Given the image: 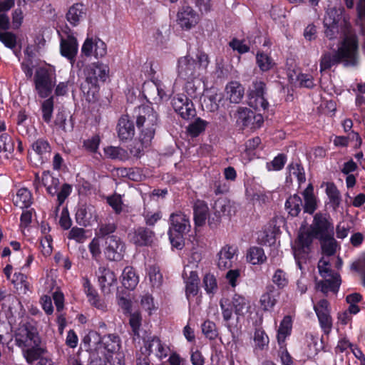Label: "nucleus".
<instances>
[{
	"instance_id": "f257e3e1",
	"label": "nucleus",
	"mask_w": 365,
	"mask_h": 365,
	"mask_svg": "<svg viewBox=\"0 0 365 365\" xmlns=\"http://www.w3.org/2000/svg\"><path fill=\"white\" fill-rule=\"evenodd\" d=\"M331 235H334V227L329 222L326 215L317 213L309 227L302 225L297 241L293 247L294 258L300 269H302L300 255L302 252L307 253L313 238L321 239Z\"/></svg>"
},
{
	"instance_id": "f03ea898",
	"label": "nucleus",
	"mask_w": 365,
	"mask_h": 365,
	"mask_svg": "<svg viewBox=\"0 0 365 365\" xmlns=\"http://www.w3.org/2000/svg\"><path fill=\"white\" fill-rule=\"evenodd\" d=\"M197 61L190 56L180 57L178 60L177 73L178 78L187 81L186 91L190 96L195 93V85L192 82L199 79L200 76L206 71L210 61L207 54L204 52H198Z\"/></svg>"
},
{
	"instance_id": "7ed1b4c3",
	"label": "nucleus",
	"mask_w": 365,
	"mask_h": 365,
	"mask_svg": "<svg viewBox=\"0 0 365 365\" xmlns=\"http://www.w3.org/2000/svg\"><path fill=\"white\" fill-rule=\"evenodd\" d=\"M220 305L224 325L232 337H235V334L237 330V324L240 317L250 312V301L242 295L235 294L231 300L222 299Z\"/></svg>"
},
{
	"instance_id": "20e7f679",
	"label": "nucleus",
	"mask_w": 365,
	"mask_h": 365,
	"mask_svg": "<svg viewBox=\"0 0 365 365\" xmlns=\"http://www.w3.org/2000/svg\"><path fill=\"white\" fill-rule=\"evenodd\" d=\"M357 43L354 35H346L338 51L334 53H325L321 60L320 70L330 68L341 60L354 61L356 53Z\"/></svg>"
},
{
	"instance_id": "39448f33",
	"label": "nucleus",
	"mask_w": 365,
	"mask_h": 365,
	"mask_svg": "<svg viewBox=\"0 0 365 365\" xmlns=\"http://www.w3.org/2000/svg\"><path fill=\"white\" fill-rule=\"evenodd\" d=\"M86 83L82 90L87 94L88 101H94L98 91V82H104L109 76V67L102 63H94L88 65L85 69Z\"/></svg>"
},
{
	"instance_id": "423d86ee",
	"label": "nucleus",
	"mask_w": 365,
	"mask_h": 365,
	"mask_svg": "<svg viewBox=\"0 0 365 365\" xmlns=\"http://www.w3.org/2000/svg\"><path fill=\"white\" fill-rule=\"evenodd\" d=\"M169 238L173 246L181 249L183 245V235L188 233L191 228L189 216L177 211L170 216Z\"/></svg>"
},
{
	"instance_id": "0eeeda50",
	"label": "nucleus",
	"mask_w": 365,
	"mask_h": 365,
	"mask_svg": "<svg viewBox=\"0 0 365 365\" xmlns=\"http://www.w3.org/2000/svg\"><path fill=\"white\" fill-rule=\"evenodd\" d=\"M158 117L153 108L148 106L138 108L136 124L140 129V134L145 135L143 138L145 145L150 144L153 138Z\"/></svg>"
},
{
	"instance_id": "6e6552de",
	"label": "nucleus",
	"mask_w": 365,
	"mask_h": 365,
	"mask_svg": "<svg viewBox=\"0 0 365 365\" xmlns=\"http://www.w3.org/2000/svg\"><path fill=\"white\" fill-rule=\"evenodd\" d=\"M120 340L115 334L103 336L100 356L113 365H123L124 354L120 351Z\"/></svg>"
},
{
	"instance_id": "1a4fd4ad",
	"label": "nucleus",
	"mask_w": 365,
	"mask_h": 365,
	"mask_svg": "<svg viewBox=\"0 0 365 365\" xmlns=\"http://www.w3.org/2000/svg\"><path fill=\"white\" fill-rule=\"evenodd\" d=\"M35 90L41 98H48L56 83L55 69L52 67H39L34 75Z\"/></svg>"
},
{
	"instance_id": "9d476101",
	"label": "nucleus",
	"mask_w": 365,
	"mask_h": 365,
	"mask_svg": "<svg viewBox=\"0 0 365 365\" xmlns=\"http://www.w3.org/2000/svg\"><path fill=\"white\" fill-rule=\"evenodd\" d=\"M330 267L328 257L322 258L318 263L319 272L324 280L318 282L317 287L324 293L336 292L341 284L339 274L332 272Z\"/></svg>"
},
{
	"instance_id": "9b49d317",
	"label": "nucleus",
	"mask_w": 365,
	"mask_h": 365,
	"mask_svg": "<svg viewBox=\"0 0 365 365\" xmlns=\"http://www.w3.org/2000/svg\"><path fill=\"white\" fill-rule=\"evenodd\" d=\"M237 126L242 130H250L260 128L264 123V118L261 113H255L246 107H238L233 114Z\"/></svg>"
},
{
	"instance_id": "f8f14e48",
	"label": "nucleus",
	"mask_w": 365,
	"mask_h": 365,
	"mask_svg": "<svg viewBox=\"0 0 365 365\" xmlns=\"http://www.w3.org/2000/svg\"><path fill=\"white\" fill-rule=\"evenodd\" d=\"M14 338L16 344L21 349L41 343L36 329L26 323L19 325L15 331Z\"/></svg>"
},
{
	"instance_id": "ddd939ff",
	"label": "nucleus",
	"mask_w": 365,
	"mask_h": 365,
	"mask_svg": "<svg viewBox=\"0 0 365 365\" xmlns=\"http://www.w3.org/2000/svg\"><path fill=\"white\" fill-rule=\"evenodd\" d=\"M342 14L341 7H329L327 9L324 19V24L326 27V36L332 39L335 38V34L339 32L337 24L339 21Z\"/></svg>"
},
{
	"instance_id": "4468645a",
	"label": "nucleus",
	"mask_w": 365,
	"mask_h": 365,
	"mask_svg": "<svg viewBox=\"0 0 365 365\" xmlns=\"http://www.w3.org/2000/svg\"><path fill=\"white\" fill-rule=\"evenodd\" d=\"M172 103L175 112L184 119H190L196 114L192 102L184 94L175 96Z\"/></svg>"
},
{
	"instance_id": "2eb2a0df",
	"label": "nucleus",
	"mask_w": 365,
	"mask_h": 365,
	"mask_svg": "<svg viewBox=\"0 0 365 365\" xmlns=\"http://www.w3.org/2000/svg\"><path fill=\"white\" fill-rule=\"evenodd\" d=\"M103 337L96 331H90L82 339V347L89 353L90 359L100 357Z\"/></svg>"
},
{
	"instance_id": "dca6fc26",
	"label": "nucleus",
	"mask_w": 365,
	"mask_h": 365,
	"mask_svg": "<svg viewBox=\"0 0 365 365\" xmlns=\"http://www.w3.org/2000/svg\"><path fill=\"white\" fill-rule=\"evenodd\" d=\"M106 243L105 255L108 259L119 261L123 259L125 253V245L119 237L115 235L108 236L106 240Z\"/></svg>"
},
{
	"instance_id": "f3484780",
	"label": "nucleus",
	"mask_w": 365,
	"mask_h": 365,
	"mask_svg": "<svg viewBox=\"0 0 365 365\" xmlns=\"http://www.w3.org/2000/svg\"><path fill=\"white\" fill-rule=\"evenodd\" d=\"M314 309L323 331L325 334H329L332 327V319L330 315L329 302L326 299H322L314 305Z\"/></svg>"
},
{
	"instance_id": "a211bd4d",
	"label": "nucleus",
	"mask_w": 365,
	"mask_h": 365,
	"mask_svg": "<svg viewBox=\"0 0 365 365\" xmlns=\"http://www.w3.org/2000/svg\"><path fill=\"white\" fill-rule=\"evenodd\" d=\"M146 355L154 354L160 361L167 358L170 352V347L163 343L158 337L148 339L144 346Z\"/></svg>"
},
{
	"instance_id": "6ab92c4d",
	"label": "nucleus",
	"mask_w": 365,
	"mask_h": 365,
	"mask_svg": "<svg viewBox=\"0 0 365 365\" xmlns=\"http://www.w3.org/2000/svg\"><path fill=\"white\" fill-rule=\"evenodd\" d=\"M200 21L199 15L190 6L182 7L177 15V22L185 30H190L195 26Z\"/></svg>"
},
{
	"instance_id": "aec40b11",
	"label": "nucleus",
	"mask_w": 365,
	"mask_h": 365,
	"mask_svg": "<svg viewBox=\"0 0 365 365\" xmlns=\"http://www.w3.org/2000/svg\"><path fill=\"white\" fill-rule=\"evenodd\" d=\"M97 275L101 291L105 294H110L117 283L115 273L108 268L100 267Z\"/></svg>"
},
{
	"instance_id": "412c9836",
	"label": "nucleus",
	"mask_w": 365,
	"mask_h": 365,
	"mask_svg": "<svg viewBox=\"0 0 365 365\" xmlns=\"http://www.w3.org/2000/svg\"><path fill=\"white\" fill-rule=\"evenodd\" d=\"M81 51L87 56L93 55L98 58L106 56L107 48L106 43L101 39L87 38L83 44Z\"/></svg>"
},
{
	"instance_id": "4be33fe9",
	"label": "nucleus",
	"mask_w": 365,
	"mask_h": 365,
	"mask_svg": "<svg viewBox=\"0 0 365 365\" xmlns=\"http://www.w3.org/2000/svg\"><path fill=\"white\" fill-rule=\"evenodd\" d=\"M183 279L185 284V294L187 299L197 295L199 290V277L195 270L190 269V267H185Z\"/></svg>"
},
{
	"instance_id": "5701e85b",
	"label": "nucleus",
	"mask_w": 365,
	"mask_h": 365,
	"mask_svg": "<svg viewBox=\"0 0 365 365\" xmlns=\"http://www.w3.org/2000/svg\"><path fill=\"white\" fill-rule=\"evenodd\" d=\"M144 92L146 93V96L156 103L166 100L170 96V91L168 90L160 81L146 84L144 86Z\"/></svg>"
},
{
	"instance_id": "b1692460",
	"label": "nucleus",
	"mask_w": 365,
	"mask_h": 365,
	"mask_svg": "<svg viewBox=\"0 0 365 365\" xmlns=\"http://www.w3.org/2000/svg\"><path fill=\"white\" fill-rule=\"evenodd\" d=\"M96 209L91 205H81L76 213V220L78 225L84 227L92 225L97 221Z\"/></svg>"
},
{
	"instance_id": "393cba45",
	"label": "nucleus",
	"mask_w": 365,
	"mask_h": 365,
	"mask_svg": "<svg viewBox=\"0 0 365 365\" xmlns=\"http://www.w3.org/2000/svg\"><path fill=\"white\" fill-rule=\"evenodd\" d=\"M237 249L233 246L225 245L218 253L217 266L220 269H227L233 266L237 259Z\"/></svg>"
},
{
	"instance_id": "a878e982",
	"label": "nucleus",
	"mask_w": 365,
	"mask_h": 365,
	"mask_svg": "<svg viewBox=\"0 0 365 365\" xmlns=\"http://www.w3.org/2000/svg\"><path fill=\"white\" fill-rule=\"evenodd\" d=\"M128 237L137 246H147L153 242L154 233L145 227H138L129 232Z\"/></svg>"
},
{
	"instance_id": "bb28decb",
	"label": "nucleus",
	"mask_w": 365,
	"mask_h": 365,
	"mask_svg": "<svg viewBox=\"0 0 365 365\" xmlns=\"http://www.w3.org/2000/svg\"><path fill=\"white\" fill-rule=\"evenodd\" d=\"M34 184L36 190L42 184L44 187H46L48 194L51 195H54L57 193L58 187L59 185V180L58 178L52 176L49 172H43L41 179L38 175L36 176V180Z\"/></svg>"
},
{
	"instance_id": "cd10ccee",
	"label": "nucleus",
	"mask_w": 365,
	"mask_h": 365,
	"mask_svg": "<svg viewBox=\"0 0 365 365\" xmlns=\"http://www.w3.org/2000/svg\"><path fill=\"white\" fill-rule=\"evenodd\" d=\"M78 45L76 38L73 36H67L66 38L61 37L60 50L63 56L70 61H73L77 52Z\"/></svg>"
},
{
	"instance_id": "c85d7f7f",
	"label": "nucleus",
	"mask_w": 365,
	"mask_h": 365,
	"mask_svg": "<svg viewBox=\"0 0 365 365\" xmlns=\"http://www.w3.org/2000/svg\"><path fill=\"white\" fill-rule=\"evenodd\" d=\"M194 222L195 232L205 225L208 214L209 208L207 205L201 200H197L193 207Z\"/></svg>"
},
{
	"instance_id": "c756f323",
	"label": "nucleus",
	"mask_w": 365,
	"mask_h": 365,
	"mask_svg": "<svg viewBox=\"0 0 365 365\" xmlns=\"http://www.w3.org/2000/svg\"><path fill=\"white\" fill-rule=\"evenodd\" d=\"M244 93L245 88L238 81H231L225 86V97L230 103H239L244 96Z\"/></svg>"
},
{
	"instance_id": "7c9ffc66",
	"label": "nucleus",
	"mask_w": 365,
	"mask_h": 365,
	"mask_svg": "<svg viewBox=\"0 0 365 365\" xmlns=\"http://www.w3.org/2000/svg\"><path fill=\"white\" fill-rule=\"evenodd\" d=\"M135 134V127L128 115L122 116L118 123V135L121 140L131 139Z\"/></svg>"
},
{
	"instance_id": "2f4dec72",
	"label": "nucleus",
	"mask_w": 365,
	"mask_h": 365,
	"mask_svg": "<svg viewBox=\"0 0 365 365\" xmlns=\"http://www.w3.org/2000/svg\"><path fill=\"white\" fill-rule=\"evenodd\" d=\"M86 16V9L83 4H73L66 14L67 21L73 26L78 25Z\"/></svg>"
},
{
	"instance_id": "473e14b6",
	"label": "nucleus",
	"mask_w": 365,
	"mask_h": 365,
	"mask_svg": "<svg viewBox=\"0 0 365 365\" xmlns=\"http://www.w3.org/2000/svg\"><path fill=\"white\" fill-rule=\"evenodd\" d=\"M83 286L90 304L98 309L104 310L106 308V304L99 298L98 293L88 279H84Z\"/></svg>"
},
{
	"instance_id": "72a5a7b5",
	"label": "nucleus",
	"mask_w": 365,
	"mask_h": 365,
	"mask_svg": "<svg viewBox=\"0 0 365 365\" xmlns=\"http://www.w3.org/2000/svg\"><path fill=\"white\" fill-rule=\"evenodd\" d=\"M214 213L217 217L231 216L235 212L232 203L226 198L217 199L213 205Z\"/></svg>"
},
{
	"instance_id": "f704fd0d",
	"label": "nucleus",
	"mask_w": 365,
	"mask_h": 365,
	"mask_svg": "<svg viewBox=\"0 0 365 365\" xmlns=\"http://www.w3.org/2000/svg\"><path fill=\"white\" fill-rule=\"evenodd\" d=\"M221 99V95L218 94L215 89L207 90L203 96L202 105L207 110L213 112L218 109Z\"/></svg>"
},
{
	"instance_id": "c9c22d12",
	"label": "nucleus",
	"mask_w": 365,
	"mask_h": 365,
	"mask_svg": "<svg viewBox=\"0 0 365 365\" xmlns=\"http://www.w3.org/2000/svg\"><path fill=\"white\" fill-rule=\"evenodd\" d=\"M68 115L64 111H59L56 115L53 122V129L56 131L69 132L73 129L71 119L68 118Z\"/></svg>"
},
{
	"instance_id": "e433bc0d",
	"label": "nucleus",
	"mask_w": 365,
	"mask_h": 365,
	"mask_svg": "<svg viewBox=\"0 0 365 365\" xmlns=\"http://www.w3.org/2000/svg\"><path fill=\"white\" fill-rule=\"evenodd\" d=\"M304 200V210L305 212L312 214L317 207V198L314 195L313 186L309 184L302 192Z\"/></svg>"
},
{
	"instance_id": "4c0bfd02",
	"label": "nucleus",
	"mask_w": 365,
	"mask_h": 365,
	"mask_svg": "<svg viewBox=\"0 0 365 365\" xmlns=\"http://www.w3.org/2000/svg\"><path fill=\"white\" fill-rule=\"evenodd\" d=\"M121 281L123 285L128 289H134L139 282V278L131 267H126L124 268Z\"/></svg>"
},
{
	"instance_id": "58836bf2",
	"label": "nucleus",
	"mask_w": 365,
	"mask_h": 365,
	"mask_svg": "<svg viewBox=\"0 0 365 365\" xmlns=\"http://www.w3.org/2000/svg\"><path fill=\"white\" fill-rule=\"evenodd\" d=\"M278 294L273 287H269L260 297L259 303L264 311L272 309L277 303Z\"/></svg>"
},
{
	"instance_id": "ea45409f",
	"label": "nucleus",
	"mask_w": 365,
	"mask_h": 365,
	"mask_svg": "<svg viewBox=\"0 0 365 365\" xmlns=\"http://www.w3.org/2000/svg\"><path fill=\"white\" fill-rule=\"evenodd\" d=\"M14 205L21 209L29 207L32 204L31 192L25 187L20 188L13 198Z\"/></svg>"
},
{
	"instance_id": "a19ab883",
	"label": "nucleus",
	"mask_w": 365,
	"mask_h": 365,
	"mask_svg": "<svg viewBox=\"0 0 365 365\" xmlns=\"http://www.w3.org/2000/svg\"><path fill=\"white\" fill-rule=\"evenodd\" d=\"M140 304L141 308L146 312L149 316L156 312L159 308L158 302L155 300L153 296L148 292L140 296Z\"/></svg>"
},
{
	"instance_id": "79ce46f5",
	"label": "nucleus",
	"mask_w": 365,
	"mask_h": 365,
	"mask_svg": "<svg viewBox=\"0 0 365 365\" xmlns=\"http://www.w3.org/2000/svg\"><path fill=\"white\" fill-rule=\"evenodd\" d=\"M292 325V318L289 316H285L281 322L277 331V336L279 344H282L286 338L290 334Z\"/></svg>"
},
{
	"instance_id": "37998d69",
	"label": "nucleus",
	"mask_w": 365,
	"mask_h": 365,
	"mask_svg": "<svg viewBox=\"0 0 365 365\" xmlns=\"http://www.w3.org/2000/svg\"><path fill=\"white\" fill-rule=\"evenodd\" d=\"M147 275L153 288H159L162 285L163 278L158 267L149 266L147 269Z\"/></svg>"
},
{
	"instance_id": "c03bdc74",
	"label": "nucleus",
	"mask_w": 365,
	"mask_h": 365,
	"mask_svg": "<svg viewBox=\"0 0 365 365\" xmlns=\"http://www.w3.org/2000/svg\"><path fill=\"white\" fill-rule=\"evenodd\" d=\"M286 209L292 216H297L300 212L302 205V200L297 195L290 196L285 203Z\"/></svg>"
},
{
	"instance_id": "a18cd8bd",
	"label": "nucleus",
	"mask_w": 365,
	"mask_h": 365,
	"mask_svg": "<svg viewBox=\"0 0 365 365\" xmlns=\"http://www.w3.org/2000/svg\"><path fill=\"white\" fill-rule=\"evenodd\" d=\"M256 62L259 69L263 72L268 71L275 66L274 60L264 52L257 53Z\"/></svg>"
},
{
	"instance_id": "49530a36",
	"label": "nucleus",
	"mask_w": 365,
	"mask_h": 365,
	"mask_svg": "<svg viewBox=\"0 0 365 365\" xmlns=\"http://www.w3.org/2000/svg\"><path fill=\"white\" fill-rule=\"evenodd\" d=\"M247 257L252 264H262L267 259L263 249L257 247H251L248 251Z\"/></svg>"
},
{
	"instance_id": "de8ad7c7",
	"label": "nucleus",
	"mask_w": 365,
	"mask_h": 365,
	"mask_svg": "<svg viewBox=\"0 0 365 365\" xmlns=\"http://www.w3.org/2000/svg\"><path fill=\"white\" fill-rule=\"evenodd\" d=\"M53 96H51L41 103V109L42 118L46 123L50 124L53 111Z\"/></svg>"
},
{
	"instance_id": "09e8293b",
	"label": "nucleus",
	"mask_w": 365,
	"mask_h": 365,
	"mask_svg": "<svg viewBox=\"0 0 365 365\" xmlns=\"http://www.w3.org/2000/svg\"><path fill=\"white\" fill-rule=\"evenodd\" d=\"M39 345L40 344H35L34 346L21 349L24 357L29 364H32L40 357L41 354V349L39 347Z\"/></svg>"
},
{
	"instance_id": "8fccbe9b",
	"label": "nucleus",
	"mask_w": 365,
	"mask_h": 365,
	"mask_svg": "<svg viewBox=\"0 0 365 365\" xmlns=\"http://www.w3.org/2000/svg\"><path fill=\"white\" fill-rule=\"evenodd\" d=\"M105 155L110 159H118L125 160L128 159L127 152L120 148L114 146H108L104 148Z\"/></svg>"
},
{
	"instance_id": "3c124183",
	"label": "nucleus",
	"mask_w": 365,
	"mask_h": 365,
	"mask_svg": "<svg viewBox=\"0 0 365 365\" xmlns=\"http://www.w3.org/2000/svg\"><path fill=\"white\" fill-rule=\"evenodd\" d=\"M14 151V143L9 135L7 133L0 134V153H4L5 156L9 158V155Z\"/></svg>"
},
{
	"instance_id": "603ef678",
	"label": "nucleus",
	"mask_w": 365,
	"mask_h": 365,
	"mask_svg": "<svg viewBox=\"0 0 365 365\" xmlns=\"http://www.w3.org/2000/svg\"><path fill=\"white\" fill-rule=\"evenodd\" d=\"M206 126L205 120L197 118L187 126V131L190 136L197 137L205 130Z\"/></svg>"
},
{
	"instance_id": "864d4df0",
	"label": "nucleus",
	"mask_w": 365,
	"mask_h": 365,
	"mask_svg": "<svg viewBox=\"0 0 365 365\" xmlns=\"http://www.w3.org/2000/svg\"><path fill=\"white\" fill-rule=\"evenodd\" d=\"M249 105L258 110H265L268 107V102L264 96L249 95Z\"/></svg>"
},
{
	"instance_id": "5fc2aeb1",
	"label": "nucleus",
	"mask_w": 365,
	"mask_h": 365,
	"mask_svg": "<svg viewBox=\"0 0 365 365\" xmlns=\"http://www.w3.org/2000/svg\"><path fill=\"white\" fill-rule=\"evenodd\" d=\"M145 135L140 134L139 140L135 141L130 147V153L135 157H140L144 150L150 146V144L145 145L143 138Z\"/></svg>"
},
{
	"instance_id": "6e6d98bb",
	"label": "nucleus",
	"mask_w": 365,
	"mask_h": 365,
	"mask_svg": "<svg viewBox=\"0 0 365 365\" xmlns=\"http://www.w3.org/2000/svg\"><path fill=\"white\" fill-rule=\"evenodd\" d=\"M129 314V324L132 329L133 333L135 336H139V331L142 324L141 313L139 311H135Z\"/></svg>"
},
{
	"instance_id": "4d7b16f0",
	"label": "nucleus",
	"mask_w": 365,
	"mask_h": 365,
	"mask_svg": "<svg viewBox=\"0 0 365 365\" xmlns=\"http://www.w3.org/2000/svg\"><path fill=\"white\" fill-rule=\"evenodd\" d=\"M333 236L319 239L322 242V251L327 257L334 255L336 251V242Z\"/></svg>"
},
{
	"instance_id": "13d9d810",
	"label": "nucleus",
	"mask_w": 365,
	"mask_h": 365,
	"mask_svg": "<svg viewBox=\"0 0 365 365\" xmlns=\"http://www.w3.org/2000/svg\"><path fill=\"white\" fill-rule=\"evenodd\" d=\"M289 176L294 177L297 179L299 184L305 182V173L304 168L299 164H291L288 167Z\"/></svg>"
},
{
	"instance_id": "bf43d9fd",
	"label": "nucleus",
	"mask_w": 365,
	"mask_h": 365,
	"mask_svg": "<svg viewBox=\"0 0 365 365\" xmlns=\"http://www.w3.org/2000/svg\"><path fill=\"white\" fill-rule=\"evenodd\" d=\"M11 282L15 284L17 289L22 290L24 293H26L29 289L27 277L22 273H14Z\"/></svg>"
},
{
	"instance_id": "052dcab7",
	"label": "nucleus",
	"mask_w": 365,
	"mask_h": 365,
	"mask_svg": "<svg viewBox=\"0 0 365 365\" xmlns=\"http://www.w3.org/2000/svg\"><path fill=\"white\" fill-rule=\"evenodd\" d=\"M272 282L279 289L285 287L289 282L287 273L281 269H277L272 276Z\"/></svg>"
},
{
	"instance_id": "680f3d73",
	"label": "nucleus",
	"mask_w": 365,
	"mask_h": 365,
	"mask_svg": "<svg viewBox=\"0 0 365 365\" xmlns=\"http://www.w3.org/2000/svg\"><path fill=\"white\" fill-rule=\"evenodd\" d=\"M255 345L256 348L262 350L269 344V338L265 332L262 330L258 329L255 332L254 336Z\"/></svg>"
},
{
	"instance_id": "e2e57ef3",
	"label": "nucleus",
	"mask_w": 365,
	"mask_h": 365,
	"mask_svg": "<svg viewBox=\"0 0 365 365\" xmlns=\"http://www.w3.org/2000/svg\"><path fill=\"white\" fill-rule=\"evenodd\" d=\"M68 237L78 243H83L88 239L86 231L77 227H74L70 230Z\"/></svg>"
},
{
	"instance_id": "0e129e2a",
	"label": "nucleus",
	"mask_w": 365,
	"mask_h": 365,
	"mask_svg": "<svg viewBox=\"0 0 365 365\" xmlns=\"http://www.w3.org/2000/svg\"><path fill=\"white\" fill-rule=\"evenodd\" d=\"M32 148L39 155H46L50 153V145L47 140L38 139L32 145Z\"/></svg>"
},
{
	"instance_id": "69168bd1",
	"label": "nucleus",
	"mask_w": 365,
	"mask_h": 365,
	"mask_svg": "<svg viewBox=\"0 0 365 365\" xmlns=\"http://www.w3.org/2000/svg\"><path fill=\"white\" fill-rule=\"evenodd\" d=\"M205 289L208 294H214L217 289V280L213 274H206L203 279Z\"/></svg>"
},
{
	"instance_id": "338daca9",
	"label": "nucleus",
	"mask_w": 365,
	"mask_h": 365,
	"mask_svg": "<svg viewBox=\"0 0 365 365\" xmlns=\"http://www.w3.org/2000/svg\"><path fill=\"white\" fill-rule=\"evenodd\" d=\"M202 333L210 339H214L217 336L216 325L211 321H205L202 324Z\"/></svg>"
},
{
	"instance_id": "774afa93",
	"label": "nucleus",
	"mask_w": 365,
	"mask_h": 365,
	"mask_svg": "<svg viewBox=\"0 0 365 365\" xmlns=\"http://www.w3.org/2000/svg\"><path fill=\"white\" fill-rule=\"evenodd\" d=\"M286 162V157L283 154H279L274 160L267 163V168L268 170H281Z\"/></svg>"
}]
</instances>
